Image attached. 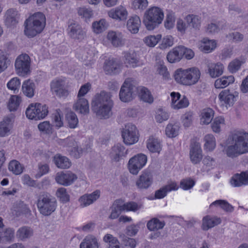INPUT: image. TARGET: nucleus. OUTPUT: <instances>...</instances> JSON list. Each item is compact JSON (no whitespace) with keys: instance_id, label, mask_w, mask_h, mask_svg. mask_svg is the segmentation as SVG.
<instances>
[{"instance_id":"nucleus-1","label":"nucleus","mask_w":248,"mask_h":248,"mask_svg":"<svg viewBox=\"0 0 248 248\" xmlns=\"http://www.w3.org/2000/svg\"><path fill=\"white\" fill-rule=\"evenodd\" d=\"M223 152L231 158H234L248 153V133L236 131L232 133L226 140L225 145L221 144Z\"/></svg>"},{"instance_id":"nucleus-2","label":"nucleus","mask_w":248,"mask_h":248,"mask_svg":"<svg viewBox=\"0 0 248 248\" xmlns=\"http://www.w3.org/2000/svg\"><path fill=\"white\" fill-rule=\"evenodd\" d=\"M113 106L111 93L104 91L96 94L92 102L93 111L101 119H107L111 116Z\"/></svg>"},{"instance_id":"nucleus-3","label":"nucleus","mask_w":248,"mask_h":248,"mask_svg":"<svg viewBox=\"0 0 248 248\" xmlns=\"http://www.w3.org/2000/svg\"><path fill=\"white\" fill-rule=\"evenodd\" d=\"M25 34L28 37L32 38L40 33L46 25V17L41 12L35 13L26 21Z\"/></svg>"},{"instance_id":"nucleus-4","label":"nucleus","mask_w":248,"mask_h":248,"mask_svg":"<svg viewBox=\"0 0 248 248\" xmlns=\"http://www.w3.org/2000/svg\"><path fill=\"white\" fill-rule=\"evenodd\" d=\"M36 205L40 214L47 217L55 211L57 202L50 194L44 192L38 195Z\"/></svg>"},{"instance_id":"nucleus-5","label":"nucleus","mask_w":248,"mask_h":248,"mask_svg":"<svg viewBox=\"0 0 248 248\" xmlns=\"http://www.w3.org/2000/svg\"><path fill=\"white\" fill-rule=\"evenodd\" d=\"M163 10L158 7H152L144 13L143 24L149 31H152L157 27L164 18Z\"/></svg>"},{"instance_id":"nucleus-6","label":"nucleus","mask_w":248,"mask_h":248,"mask_svg":"<svg viewBox=\"0 0 248 248\" xmlns=\"http://www.w3.org/2000/svg\"><path fill=\"white\" fill-rule=\"evenodd\" d=\"M48 107L40 103L30 104L27 108L26 115L31 120H39L45 118L48 114Z\"/></svg>"},{"instance_id":"nucleus-7","label":"nucleus","mask_w":248,"mask_h":248,"mask_svg":"<svg viewBox=\"0 0 248 248\" xmlns=\"http://www.w3.org/2000/svg\"><path fill=\"white\" fill-rule=\"evenodd\" d=\"M122 136L124 142L126 145H132L139 140V131L135 125L127 124L122 130Z\"/></svg>"},{"instance_id":"nucleus-8","label":"nucleus","mask_w":248,"mask_h":248,"mask_svg":"<svg viewBox=\"0 0 248 248\" xmlns=\"http://www.w3.org/2000/svg\"><path fill=\"white\" fill-rule=\"evenodd\" d=\"M137 88L133 84L132 78H127L122 85L120 93V100L124 102H128L133 100Z\"/></svg>"},{"instance_id":"nucleus-9","label":"nucleus","mask_w":248,"mask_h":248,"mask_svg":"<svg viewBox=\"0 0 248 248\" xmlns=\"http://www.w3.org/2000/svg\"><path fill=\"white\" fill-rule=\"evenodd\" d=\"M15 66L18 75L25 76L30 72V57L26 54L20 55L16 60Z\"/></svg>"},{"instance_id":"nucleus-10","label":"nucleus","mask_w":248,"mask_h":248,"mask_svg":"<svg viewBox=\"0 0 248 248\" xmlns=\"http://www.w3.org/2000/svg\"><path fill=\"white\" fill-rule=\"evenodd\" d=\"M147 161V156L141 153L131 157L128 163V168L130 172L134 175H137L145 165Z\"/></svg>"},{"instance_id":"nucleus-11","label":"nucleus","mask_w":248,"mask_h":248,"mask_svg":"<svg viewBox=\"0 0 248 248\" xmlns=\"http://www.w3.org/2000/svg\"><path fill=\"white\" fill-rule=\"evenodd\" d=\"M50 89L52 93L60 98H65L69 94L66 81L63 79L53 80L50 83Z\"/></svg>"},{"instance_id":"nucleus-12","label":"nucleus","mask_w":248,"mask_h":248,"mask_svg":"<svg viewBox=\"0 0 248 248\" xmlns=\"http://www.w3.org/2000/svg\"><path fill=\"white\" fill-rule=\"evenodd\" d=\"M105 38L108 43L114 47H121L125 45L124 34L120 31H109Z\"/></svg>"},{"instance_id":"nucleus-13","label":"nucleus","mask_w":248,"mask_h":248,"mask_svg":"<svg viewBox=\"0 0 248 248\" xmlns=\"http://www.w3.org/2000/svg\"><path fill=\"white\" fill-rule=\"evenodd\" d=\"M77 179V175L70 171L59 172L55 176L56 182L63 186L72 185Z\"/></svg>"},{"instance_id":"nucleus-14","label":"nucleus","mask_w":248,"mask_h":248,"mask_svg":"<svg viewBox=\"0 0 248 248\" xmlns=\"http://www.w3.org/2000/svg\"><path fill=\"white\" fill-rule=\"evenodd\" d=\"M124 63L127 67L135 68L142 65L138 53L134 50H129L123 53Z\"/></svg>"},{"instance_id":"nucleus-15","label":"nucleus","mask_w":248,"mask_h":248,"mask_svg":"<svg viewBox=\"0 0 248 248\" xmlns=\"http://www.w3.org/2000/svg\"><path fill=\"white\" fill-rule=\"evenodd\" d=\"M68 35L73 39L81 41L86 37V31L76 23L70 24L67 28Z\"/></svg>"},{"instance_id":"nucleus-16","label":"nucleus","mask_w":248,"mask_h":248,"mask_svg":"<svg viewBox=\"0 0 248 248\" xmlns=\"http://www.w3.org/2000/svg\"><path fill=\"white\" fill-rule=\"evenodd\" d=\"M108 15L116 21H123L126 19L128 13L125 7L119 5L108 11Z\"/></svg>"},{"instance_id":"nucleus-17","label":"nucleus","mask_w":248,"mask_h":248,"mask_svg":"<svg viewBox=\"0 0 248 248\" xmlns=\"http://www.w3.org/2000/svg\"><path fill=\"white\" fill-rule=\"evenodd\" d=\"M153 182L152 173L147 170H144L136 181V186L140 189H147L150 186Z\"/></svg>"},{"instance_id":"nucleus-18","label":"nucleus","mask_w":248,"mask_h":248,"mask_svg":"<svg viewBox=\"0 0 248 248\" xmlns=\"http://www.w3.org/2000/svg\"><path fill=\"white\" fill-rule=\"evenodd\" d=\"M189 155L191 161L194 164H197L201 161L202 158V150L199 142H191Z\"/></svg>"},{"instance_id":"nucleus-19","label":"nucleus","mask_w":248,"mask_h":248,"mask_svg":"<svg viewBox=\"0 0 248 248\" xmlns=\"http://www.w3.org/2000/svg\"><path fill=\"white\" fill-rule=\"evenodd\" d=\"M237 96V93H233L230 90L226 89L222 91L219 93L218 98L227 107L232 106L236 100V97Z\"/></svg>"},{"instance_id":"nucleus-20","label":"nucleus","mask_w":248,"mask_h":248,"mask_svg":"<svg viewBox=\"0 0 248 248\" xmlns=\"http://www.w3.org/2000/svg\"><path fill=\"white\" fill-rule=\"evenodd\" d=\"M100 196V191L96 190L92 193L82 195L79 198L78 202L81 207H86L94 202L99 198Z\"/></svg>"},{"instance_id":"nucleus-21","label":"nucleus","mask_w":248,"mask_h":248,"mask_svg":"<svg viewBox=\"0 0 248 248\" xmlns=\"http://www.w3.org/2000/svg\"><path fill=\"white\" fill-rule=\"evenodd\" d=\"M221 222V220L219 217L207 215L202 218L201 229L204 231H207L219 225Z\"/></svg>"},{"instance_id":"nucleus-22","label":"nucleus","mask_w":248,"mask_h":248,"mask_svg":"<svg viewBox=\"0 0 248 248\" xmlns=\"http://www.w3.org/2000/svg\"><path fill=\"white\" fill-rule=\"evenodd\" d=\"M14 122V117L12 115L5 117L0 122V137L7 136L12 129Z\"/></svg>"},{"instance_id":"nucleus-23","label":"nucleus","mask_w":248,"mask_h":248,"mask_svg":"<svg viewBox=\"0 0 248 248\" xmlns=\"http://www.w3.org/2000/svg\"><path fill=\"white\" fill-rule=\"evenodd\" d=\"M15 230L11 228L0 227V243H10L14 240Z\"/></svg>"},{"instance_id":"nucleus-24","label":"nucleus","mask_w":248,"mask_h":248,"mask_svg":"<svg viewBox=\"0 0 248 248\" xmlns=\"http://www.w3.org/2000/svg\"><path fill=\"white\" fill-rule=\"evenodd\" d=\"M183 51L182 46L174 47L168 53L167 55V60L171 63L180 61L183 57Z\"/></svg>"},{"instance_id":"nucleus-25","label":"nucleus","mask_w":248,"mask_h":248,"mask_svg":"<svg viewBox=\"0 0 248 248\" xmlns=\"http://www.w3.org/2000/svg\"><path fill=\"white\" fill-rule=\"evenodd\" d=\"M127 154L125 147L120 144L115 145L112 147L110 153L111 158L114 161L118 162Z\"/></svg>"},{"instance_id":"nucleus-26","label":"nucleus","mask_w":248,"mask_h":248,"mask_svg":"<svg viewBox=\"0 0 248 248\" xmlns=\"http://www.w3.org/2000/svg\"><path fill=\"white\" fill-rule=\"evenodd\" d=\"M5 25L8 27H14L18 23V12L14 9L8 10L5 13Z\"/></svg>"},{"instance_id":"nucleus-27","label":"nucleus","mask_w":248,"mask_h":248,"mask_svg":"<svg viewBox=\"0 0 248 248\" xmlns=\"http://www.w3.org/2000/svg\"><path fill=\"white\" fill-rule=\"evenodd\" d=\"M231 185L234 187L241 186L248 184V173L242 172L233 176L231 180Z\"/></svg>"},{"instance_id":"nucleus-28","label":"nucleus","mask_w":248,"mask_h":248,"mask_svg":"<svg viewBox=\"0 0 248 248\" xmlns=\"http://www.w3.org/2000/svg\"><path fill=\"white\" fill-rule=\"evenodd\" d=\"M217 46L215 40H209L207 38H204L198 43L199 49L205 53H209L213 51Z\"/></svg>"},{"instance_id":"nucleus-29","label":"nucleus","mask_w":248,"mask_h":248,"mask_svg":"<svg viewBox=\"0 0 248 248\" xmlns=\"http://www.w3.org/2000/svg\"><path fill=\"white\" fill-rule=\"evenodd\" d=\"M146 143L147 149L152 153H159L161 150L160 140L153 136H151L148 138Z\"/></svg>"},{"instance_id":"nucleus-30","label":"nucleus","mask_w":248,"mask_h":248,"mask_svg":"<svg viewBox=\"0 0 248 248\" xmlns=\"http://www.w3.org/2000/svg\"><path fill=\"white\" fill-rule=\"evenodd\" d=\"M73 108L76 111L81 114H86L89 112L88 101L85 98H78Z\"/></svg>"},{"instance_id":"nucleus-31","label":"nucleus","mask_w":248,"mask_h":248,"mask_svg":"<svg viewBox=\"0 0 248 248\" xmlns=\"http://www.w3.org/2000/svg\"><path fill=\"white\" fill-rule=\"evenodd\" d=\"M35 85L33 81L31 79L24 81L22 85V92L24 95L29 98H32L34 95Z\"/></svg>"},{"instance_id":"nucleus-32","label":"nucleus","mask_w":248,"mask_h":248,"mask_svg":"<svg viewBox=\"0 0 248 248\" xmlns=\"http://www.w3.org/2000/svg\"><path fill=\"white\" fill-rule=\"evenodd\" d=\"M141 25L140 19L138 16L130 17L127 22V30L132 33L138 32Z\"/></svg>"},{"instance_id":"nucleus-33","label":"nucleus","mask_w":248,"mask_h":248,"mask_svg":"<svg viewBox=\"0 0 248 248\" xmlns=\"http://www.w3.org/2000/svg\"><path fill=\"white\" fill-rule=\"evenodd\" d=\"M187 76V69H178L174 74V79L177 83L186 86H188Z\"/></svg>"},{"instance_id":"nucleus-34","label":"nucleus","mask_w":248,"mask_h":248,"mask_svg":"<svg viewBox=\"0 0 248 248\" xmlns=\"http://www.w3.org/2000/svg\"><path fill=\"white\" fill-rule=\"evenodd\" d=\"M98 240L93 235L86 236L80 244L79 248H99Z\"/></svg>"},{"instance_id":"nucleus-35","label":"nucleus","mask_w":248,"mask_h":248,"mask_svg":"<svg viewBox=\"0 0 248 248\" xmlns=\"http://www.w3.org/2000/svg\"><path fill=\"white\" fill-rule=\"evenodd\" d=\"M188 86L196 84L201 77V72L198 68L193 67L187 68Z\"/></svg>"},{"instance_id":"nucleus-36","label":"nucleus","mask_w":248,"mask_h":248,"mask_svg":"<svg viewBox=\"0 0 248 248\" xmlns=\"http://www.w3.org/2000/svg\"><path fill=\"white\" fill-rule=\"evenodd\" d=\"M214 111L213 109L207 108L203 109L201 112L200 123L202 124H209L214 116Z\"/></svg>"},{"instance_id":"nucleus-37","label":"nucleus","mask_w":248,"mask_h":248,"mask_svg":"<svg viewBox=\"0 0 248 248\" xmlns=\"http://www.w3.org/2000/svg\"><path fill=\"white\" fill-rule=\"evenodd\" d=\"M53 161L56 166L62 169L69 168L71 165V163L67 157L59 154L54 156Z\"/></svg>"},{"instance_id":"nucleus-38","label":"nucleus","mask_w":248,"mask_h":248,"mask_svg":"<svg viewBox=\"0 0 248 248\" xmlns=\"http://www.w3.org/2000/svg\"><path fill=\"white\" fill-rule=\"evenodd\" d=\"M224 68L223 65L220 62L211 63L208 66V73L212 78H215L223 74Z\"/></svg>"},{"instance_id":"nucleus-39","label":"nucleus","mask_w":248,"mask_h":248,"mask_svg":"<svg viewBox=\"0 0 248 248\" xmlns=\"http://www.w3.org/2000/svg\"><path fill=\"white\" fill-rule=\"evenodd\" d=\"M140 98L145 102L152 103L154 98L150 91L146 87L140 86L137 88Z\"/></svg>"},{"instance_id":"nucleus-40","label":"nucleus","mask_w":248,"mask_h":248,"mask_svg":"<svg viewBox=\"0 0 248 248\" xmlns=\"http://www.w3.org/2000/svg\"><path fill=\"white\" fill-rule=\"evenodd\" d=\"M234 81V78L233 76H223L221 78L216 79L214 85L216 88L222 89L233 83Z\"/></svg>"},{"instance_id":"nucleus-41","label":"nucleus","mask_w":248,"mask_h":248,"mask_svg":"<svg viewBox=\"0 0 248 248\" xmlns=\"http://www.w3.org/2000/svg\"><path fill=\"white\" fill-rule=\"evenodd\" d=\"M33 230L28 226L20 227L16 232L17 237L22 241L30 238L33 235Z\"/></svg>"},{"instance_id":"nucleus-42","label":"nucleus","mask_w":248,"mask_h":248,"mask_svg":"<svg viewBox=\"0 0 248 248\" xmlns=\"http://www.w3.org/2000/svg\"><path fill=\"white\" fill-rule=\"evenodd\" d=\"M225 125V121L223 116H219L215 117L211 123V129L213 132L219 133L221 129Z\"/></svg>"},{"instance_id":"nucleus-43","label":"nucleus","mask_w":248,"mask_h":248,"mask_svg":"<svg viewBox=\"0 0 248 248\" xmlns=\"http://www.w3.org/2000/svg\"><path fill=\"white\" fill-rule=\"evenodd\" d=\"M204 149L208 151H213L216 147V140L212 134H207L203 138Z\"/></svg>"},{"instance_id":"nucleus-44","label":"nucleus","mask_w":248,"mask_h":248,"mask_svg":"<svg viewBox=\"0 0 248 248\" xmlns=\"http://www.w3.org/2000/svg\"><path fill=\"white\" fill-rule=\"evenodd\" d=\"M119 66V64L115 59H109L105 62L104 69L108 74H111L117 71Z\"/></svg>"},{"instance_id":"nucleus-45","label":"nucleus","mask_w":248,"mask_h":248,"mask_svg":"<svg viewBox=\"0 0 248 248\" xmlns=\"http://www.w3.org/2000/svg\"><path fill=\"white\" fill-rule=\"evenodd\" d=\"M188 25L195 29H199L201 24V18L197 15H188L185 18Z\"/></svg>"},{"instance_id":"nucleus-46","label":"nucleus","mask_w":248,"mask_h":248,"mask_svg":"<svg viewBox=\"0 0 248 248\" xmlns=\"http://www.w3.org/2000/svg\"><path fill=\"white\" fill-rule=\"evenodd\" d=\"M111 212L108 218L111 219L117 218L121 213L123 211L121 206V200H116L111 207Z\"/></svg>"},{"instance_id":"nucleus-47","label":"nucleus","mask_w":248,"mask_h":248,"mask_svg":"<svg viewBox=\"0 0 248 248\" xmlns=\"http://www.w3.org/2000/svg\"><path fill=\"white\" fill-rule=\"evenodd\" d=\"M78 15L83 18L86 22L89 21L93 16V11L91 8L85 6L80 7L77 9Z\"/></svg>"},{"instance_id":"nucleus-48","label":"nucleus","mask_w":248,"mask_h":248,"mask_svg":"<svg viewBox=\"0 0 248 248\" xmlns=\"http://www.w3.org/2000/svg\"><path fill=\"white\" fill-rule=\"evenodd\" d=\"M108 27V24L106 20L101 19L99 21L93 22L92 24L93 31L99 34L104 31Z\"/></svg>"},{"instance_id":"nucleus-49","label":"nucleus","mask_w":248,"mask_h":248,"mask_svg":"<svg viewBox=\"0 0 248 248\" xmlns=\"http://www.w3.org/2000/svg\"><path fill=\"white\" fill-rule=\"evenodd\" d=\"M20 96L16 95H11L8 104V107L10 111H15L17 110L21 102Z\"/></svg>"},{"instance_id":"nucleus-50","label":"nucleus","mask_w":248,"mask_h":248,"mask_svg":"<svg viewBox=\"0 0 248 248\" xmlns=\"http://www.w3.org/2000/svg\"><path fill=\"white\" fill-rule=\"evenodd\" d=\"M103 241L108 244V248H123L120 245L118 239L110 234H107L103 238Z\"/></svg>"},{"instance_id":"nucleus-51","label":"nucleus","mask_w":248,"mask_h":248,"mask_svg":"<svg viewBox=\"0 0 248 248\" xmlns=\"http://www.w3.org/2000/svg\"><path fill=\"white\" fill-rule=\"evenodd\" d=\"M164 225L165 223L164 221H161L156 218L152 219L147 224L148 229L151 231L161 229L164 227Z\"/></svg>"},{"instance_id":"nucleus-52","label":"nucleus","mask_w":248,"mask_h":248,"mask_svg":"<svg viewBox=\"0 0 248 248\" xmlns=\"http://www.w3.org/2000/svg\"><path fill=\"white\" fill-rule=\"evenodd\" d=\"M162 36L161 34L156 35H151L144 38L143 41L145 45L149 47H154L161 40Z\"/></svg>"},{"instance_id":"nucleus-53","label":"nucleus","mask_w":248,"mask_h":248,"mask_svg":"<svg viewBox=\"0 0 248 248\" xmlns=\"http://www.w3.org/2000/svg\"><path fill=\"white\" fill-rule=\"evenodd\" d=\"M121 206L123 208V211H133L136 212L142 207V205L138 204L134 202H130L125 203H123L121 200Z\"/></svg>"},{"instance_id":"nucleus-54","label":"nucleus","mask_w":248,"mask_h":248,"mask_svg":"<svg viewBox=\"0 0 248 248\" xmlns=\"http://www.w3.org/2000/svg\"><path fill=\"white\" fill-rule=\"evenodd\" d=\"M213 205L219 206L221 209L227 212H232L234 210L233 207L225 200H217L212 202L210 206Z\"/></svg>"},{"instance_id":"nucleus-55","label":"nucleus","mask_w":248,"mask_h":248,"mask_svg":"<svg viewBox=\"0 0 248 248\" xmlns=\"http://www.w3.org/2000/svg\"><path fill=\"white\" fill-rule=\"evenodd\" d=\"M175 19L174 13L172 11L168 10L166 20L164 23L165 27L169 30L172 29L174 25Z\"/></svg>"},{"instance_id":"nucleus-56","label":"nucleus","mask_w":248,"mask_h":248,"mask_svg":"<svg viewBox=\"0 0 248 248\" xmlns=\"http://www.w3.org/2000/svg\"><path fill=\"white\" fill-rule=\"evenodd\" d=\"M9 170L14 174L18 175L23 172V167L18 161L14 160L9 163Z\"/></svg>"},{"instance_id":"nucleus-57","label":"nucleus","mask_w":248,"mask_h":248,"mask_svg":"<svg viewBox=\"0 0 248 248\" xmlns=\"http://www.w3.org/2000/svg\"><path fill=\"white\" fill-rule=\"evenodd\" d=\"M56 196L62 202L65 203L69 201L70 197L66 189L64 187L59 188L56 192Z\"/></svg>"},{"instance_id":"nucleus-58","label":"nucleus","mask_w":248,"mask_h":248,"mask_svg":"<svg viewBox=\"0 0 248 248\" xmlns=\"http://www.w3.org/2000/svg\"><path fill=\"white\" fill-rule=\"evenodd\" d=\"M66 118L68 125L70 128H75L77 126L78 121L77 116L75 113L73 112L68 113Z\"/></svg>"},{"instance_id":"nucleus-59","label":"nucleus","mask_w":248,"mask_h":248,"mask_svg":"<svg viewBox=\"0 0 248 248\" xmlns=\"http://www.w3.org/2000/svg\"><path fill=\"white\" fill-rule=\"evenodd\" d=\"M179 130V126L176 124H169L166 128V134L169 138L176 137Z\"/></svg>"},{"instance_id":"nucleus-60","label":"nucleus","mask_w":248,"mask_h":248,"mask_svg":"<svg viewBox=\"0 0 248 248\" xmlns=\"http://www.w3.org/2000/svg\"><path fill=\"white\" fill-rule=\"evenodd\" d=\"M156 71L163 77L165 79H168L170 78V74L166 66L164 64L163 62H160L156 65Z\"/></svg>"},{"instance_id":"nucleus-61","label":"nucleus","mask_w":248,"mask_h":248,"mask_svg":"<svg viewBox=\"0 0 248 248\" xmlns=\"http://www.w3.org/2000/svg\"><path fill=\"white\" fill-rule=\"evenodd\" d=\"M62 117L63 115L60 109L56 110L53 114V122L55 126L60 128L63 125Z\"/></svg>"},{"instance_id":"nucleus-62","label":"nucleus","mask_w":248,"mask_h":248,"mask_svg":"<svg viewBox=\"0 0 248 248\" xmlns=\"http://www.w3.org/2000/svg\"><path fill=\"white\" fill-rule=\"evenodd\" d=\"M195 185V181L191 178L182 179L180 183V187L183 190H187L191 189Z\"/></svg>"},{"instance_id":"nucleus-63","label":"nucleus","mask_w":248,"mask_h":248,"mask_svg":"<svg viewBox=\"0 0 248 248\" xmlns=\"http://www.w3.org/2000/svg\"><path fill=\"white\" fill-rule=\"evenodd\" d=\"M20 85V81L17 77L12 78L7 84V88L13 91L14 93H16L18 91Z\"/></svg>"},{"instance_id":"nucleus-64","label":"nucleus","mask_w":248,"mask_h":248,"mask_svg":"<svg viewBox=\"0 0 248 248\" xmlns=\"http://www.w3.org/2000/svg\"><path fill=\"white\" fill-rule=\"evenodd\" d=\"M169 118V114L162 108L157 110L155 115V119L157 123H161L167 121Z\"/></svg>"}]
</instances>
